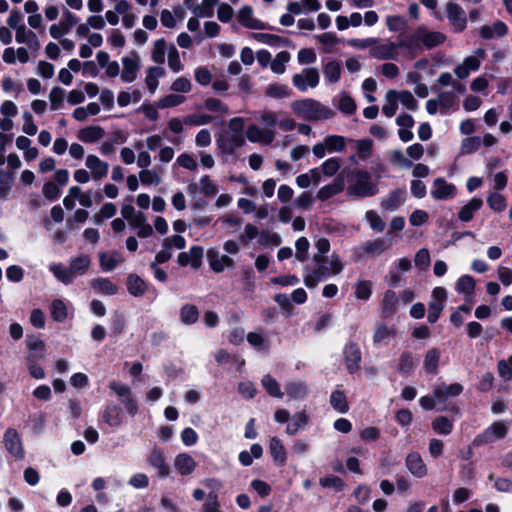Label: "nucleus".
<instances>
[{
    "instance_id": "obj_1",
    "label": "nucleus",
    "mask_w": 512,
    "mask_h": 512,
    "mask_svg": "<svg viewBox=\"0 0 512 512\" xmlns=\"http://www.w3.org/2000/svg\"><path fill=\"white\" fill-rule=\"evenodd\" d=\"M313 264L304 267L303 281L309 289L314 288L318 283L340 274L344 269L341 257L333 252L330 256L314 254Z\"/></svg>"
},
{
    "instance_id": "obj_2",
    "label": "nucleus",
    "mask_w": 512,
    "mask_h": 512,
    "mask_svg": "<svg viewBox=\"0 0 512 512\" xmlns=\"http://www.w3.org/2000/svg\"><path fill=\"white\" fill-rule=\"evenodd\" d=\"M379 185L366 169H353L348 175L346 194L351 199H363L377 195Z\"/></svg>"
},
{
    "instance_id": "obj_3",
    "label": "nucleus",
    "mask_w": 512,
    "mask_h": 512,
    "mask_svg": "<svg viewBox=\"0 0 512 512\" xmlns=\"http://www.w3.org/2000/svg\"><path fill=\"white\" fill-rule=\"evenodd\" d=\"M91 265V258L87 254H80L70 260L69 266L62 263H52L49 265V271L53 276L64 285H69L76 276L84 275Z\"/></svg>"
},
{
    "instance_id": "obj_4",
    "label": "nucleus",
    "mask_w": 512,
    "mask_h": 512,
    "mask_svg": "<svg viewBox=\"0 0 512 512\" xmlns=\"http://www.w3.org/2000/svg\"><path fill=\"white\" fill-rule=\"evenodd\" d=\"M291 108L298 117L308 121L327 120L335 115L329 107L310 98L292 102Z\"/></svg>"
},
{
    "instance_id": "obj_5",
    "label": "nucleus",
    "mask_w": 512,
    "mask_h": 512,
    "mask_svg": "<svg viewBox=\"0 0 512 512\" xmlns=\"http://www.w3.org/2000/svg\"><path fill=\"white\" fill-rule=\"evenodd\" d=\"M508 430L509 423L495 421L473 439L472 445L480 447L501 440L506 437Z\"/></svg>"
},
{
    "instance_id": "obj_6",
    "label": "nucleus",
    "mask_w": 512,
    "mask_h": 512,
    "mask_svg": "<svg viewBox=\"0 0 512 512\" xmlns=\"http://www.w3.org/2000/svg\"><path fill=\"white\" fill-rule=\"evenodd\" d=\"M222 154L233 155L245 144L244 133L222 132L216 140Z\"/></svg>"
},
{
    "instance_id": "obj_7",
    "label": "nucleus",
    "mask_w": 512,
    "mask_h": 512,
    "mask_svg": "<svg viewBox=\"0 0 512 512\" xmlns=\"http://www.w3.org/2000/svg\"><path fill=\"white\" fill-rule=\"evenodd\" d=\"M446 17L452 29L456 33L463 32L467 27V15L465 10L456 2L449 1L445 5Z\"/></svg>"
},
{
    "instance_id": "obj_8",
    "label": "nucleus",
    "mask_w": 512,
    "mask_h": 512,
    "mask_svg": "<svg viewBox=\"0 0 512 512\" xmlns=\"http://www.w3.org/2000/svg\"><path fill=\"white\" fill-rule=\"evenodd\" d=\"M109 388L121 400L128 414L135 416L138 413L137 401L134 399L131 388L128 385L113 380L109 383Z\"/></svg>"
},
{
    "instance_id": "obj_9",
    "label": "nucleus",
    "mask_w": 512,
    "mask_h": 512,
    "mask_svg": "<svg viewBox=\"0 0 512 512\" xmlns=\"http://www.w3.org/2000/svg\"><path fill=\"white\" fill-rule=\"evenodd\" d=\"M399 42L385 40L378 43L370 49V56L378 60H397L399 56Z\"/></svg>"
},
{
    "instance_id": "obj_10",
    "label": "nucleus",
    "mask_w": 512,
    "mask_h": 512,
    "mask_svg": "<svg viewBox=\"0 0 512 512\" xmlns=\"http://www.w3.org/2000/svg\"><path fill=\"white\" fill-rule=\"evenodd\" d=\"M4 447L7 452L16 460H22L25 457V451L19 433L13 429L8 428L3 436Z\"/></svg>"
},
{
    "instance_id": "obj_11",
    "label": "nucleus",
    "mask_w": 512,
    "mask_h": 512,
    "mask_svg": "<svg viewBox=\"0 0 512 512\" xmlns=\"http://www.w3.org/2000/svg\"><path fill=\"white\" fill-rule=\"evenodd\" d=\"M319 72L316 68H305L292 78L293 85L301 92L315 88L319 84Z\"/></svg>"
},
{
    "instance_id": "obj_12",
    "label": "nucleus",
    "mask_w": 512,
    "mask_h": 512,
    "mask_svg": "<svg viewBox=\"0 0 512 512\" xmlns=\"http://www.w3.org/2000/svg\"><path fill=\"white\" fill-rule=\"evenodd\" d=\"M407 193L404 188H397L382 197L380 207L384 212L397 211L406 201Z\"/></svg>"
},
{
    "instance_id": "obj_13",
    "label": "nucleus",
    "mask_w": 512,
    "mask_h": 512,
    "mask_svg": "<svg viewBox=\"0 0 512 512\" xmlns=\"http://www.w3.org/2000/svg\"><path fill=\"white\" fill-rule=\"evenodd\" d=\"M400 49H405L407 55L414 58L422 50V28L418 27L412 34L406 37H400Z\"/></svg>"
},
{
    "instance_id": "obj_14",
    "label": "nucleus",
    "mask_w": 512,
    "mask_h": 512,
    "mask_svg": "<svg viewBox=\"0 0 512 512\" xmlns=\"http://www.w3.org/2000/svg\"><path fill=\"white\" fill-rule=\"evenodd\" d=\"M456 186L448 183L444 178H436L430 191L435 200H450L456 196Z\"/></svg>"
},
{
    "instance_id": "obj_15",
    "label": "nucleus",
    "mask_w": 512,
    "mask_h": 512,
    "mask_svg": "<svg viewBox=\"0 0 512 512\" xmlns=\"http://www.w3.org/2000/svg\"><path fill=\"white\" fill-rule=\"evenodd\" d=\"M123 70L121 73V80L124 83H131L137 78L140 69V59L136 52L122 58Z\"/></svg>"
},
{
    "instance_id": "obj_16",
    "label": "nucleus",
    "mask_w": 512,
    "mask_h": 512,
    "mask_svg": "<svg viewBox=\"0 0 512 512\" xmlns=\"http://www.w3.org/2000/svg\"><path fill=\"white\" fill-rule=\"evenodd\" d=\"M147 461L151 467L157 470V474L160 478H166L170 474L169 465L166 462L165 453L162 449L154 447Z\"/></svg>"
},
{
    "instance_id": "obj_17",
    "label": "nucleus",
    "mask_w": 512,
    "mask_h": 512,
    "mask_svg": "<svg viewBox=\"0 0 512 512\" xmlns=\"http://www.w3.org/2000/svg\"><path fill=\"white\" fill-rule=\"evenodd\" d=\"M102 420L111 428H119L124 419L122 408L114 403L107 404L101 411Z\"/></svg>"
},
{
    "instance_id": "obj_18",
    "label": "nucleus",
    "mask_w": 512,
    "mask_h": 512,
    "mask_svg": "<svg viewBox=\"0 0 512 512\" xmlns=\"http://www.w3.org/2000/svg\"><path fill=\"white\" fill-rule=\"evenodd\" d=\"M345 365L350 374L355 373L360 368L361 351L356 343H349L343 350Z\"/></svg>"
},
{
    "instance_id": "obj_19",
    "label": "nucleus",
    "mask_w": 512,
    "mask_h": 512,
    "mask_svg": "<svg viewBox=\"0 0 512 512\" xmlns=\"http://www.w3.org/2000/svg\"><path fill=\"white\" fill-rule=\"evenodd\" d=\"M85 166L90 170V175L95 181L106 177L109 171V164L93 154L86 157Z\"/></svg>"
},
{
    "instance_id": "obj_20",
    "label": "nucleus",
    "mask_w": 512,
    "mask_h": 512,
    "mask_svg": "<svg viewBox=\"0 0 512 512\" xmlns=\"http://www.w3.org/2000/svg\"><path fill=\"white\" fill-rule=\"evenodd\" d=\"M405 465L408 471L416 478H423L428 474V469L418 452H411L406 456Z\"/></svg>"
},
{
    "instance_id": "obj_21",
    "label": "nucleus",
    "mask_w": 512,
    "mask_h": 512,
    "mask_svg": "<svg viewBox=\"0 0 512 512\" xmlns=\"http://www.w3.org/2000/svg\"><path fill=\"white\" fill-rule=\"evenodd\" d=\"M276 133L260 128L256 124L247 127L246 137L252 143H261L264 145L271 144L275 139Z\"/></svg>"
},
{
    "instance_id": "obj_22",
    "label": "nucleus",
    "mask_w": 512,
    "mask_h": 512,
    "mask_svg": "<svg viewBox=\"0 0 512 512\" xmlns=\"http://www.w3.org/2000/svg\"><path fill=\"white\" fill-rule=\"evenodd\" d=\"M237 20L248 29L264 30L269 28L264 22L253 17V9L250 6H243L239 10Z\"/></svg>"
},
{
    "instance_id": "obj_23",
    "label": "nucleus",
    "mask_w": 512,
    "mask_h": 512,
    "mask_svg": "<svg viewBox=\"0 0 512 512\" xmlns=\"http://www.w3.org/2000/svg\"><path fill=\"white\" fill-rule=\"evenodd\" d=\"M435 397L438 400V403L443 405L446 403L448 398L457 397L463 392V386L460 383H452V384H439L435 388Z\"/></svg>"
},
{
    "instance_id": "obj_24",
    "label": "nucleus",
    "mask_w": 512,
    "mask_h": 512,
    "mask_svg": "<svg viewBox=\"0 0 512 512\" xmlns=\"http://www.w3.org/2000/svg\"><path fill=\"white\" fill-rule=\"evenodd\" d=\"M435 397L438 400V403L443 405L446 403L448 398L457 397L463 392V386L460 383H452V384H439L435 388Z\"/></svg>"
},
{
    "instance_id": "obj_25",
    "label": "nucleus",
    "mask_w": 512,
    "mask_h": 512,
    "mask_svg": "<svg viewBox=\"0 0 512 512\" xmlns=\"http://www.w3.org/2000/svg\"><path fill=\"white\" fill-rule=\"evenodd\" d=\"M210 268L216 272L221 273L226 268L234 267V261L228 255H220L218 251L209 250L207 253Z\"/></svg>"
},
{
    "instance_id": "obj_26",
    "label": "nucleus",
    "mask_w": 512,
    "mask_h": 512,
    "mask_svg": "<svg viewBox=\"0 0 512 512\" xmlns=\"http://www.w3.org/2000/svg\"><path fill=\"white\" fill-rule=\"evenodd\" d=\"M174 467L181 476H188L195 471L197 463L189 453L182 452L176 455Z\"/></svg>"
},
{
    "instance_id": "obj_27",
    "label": "nucleus",
    "mask_w": 512,
    "mask_h": 512,
    "mask_svg": "<svg viewBox=\"0 0 512 512\" xmlns=\"http://www.w3.org/2000/svg\"><path fill=\"white\" fill-rule=\"evenodd\" d=\"M203 257V248L200 246H193L189 252H181L178 255L177 262L180 266L191 265L193 268H198Z\"/></svg>"
},
{
    "instance_id": "obj_28",
    "label": "nucleus",
    "mask_w": 512,
    "mask_h": 512,
    "mask_svg": "<svg viewBox=\"0 0 512 512\" xmlns=\"http://www.w3.org/2000/svg\"><path fill=\"white\" fill-rule=\"evenodd\" d=\"M123 261L124 257L118 251L101 252L99 254L100 267L105 272L113 271Z\"/></svg>"
},
{
    "instance_id": "obj_29",
    "label": "nucleus",
    "mask_w": 512,
    "mask_h": 512,
    "mask_svg": "<svg viewBox=\"0 0 512 512\" xmlns=\"http://www.w3.org/2000/svg\"><path fill=\"white\" fill-rule=\"evenodd\" d=\"M247 342L258 352L268 353L270 349V342L266 338L262 329L249 332L247 334Z\"/></svg>"
},
{
    "instance_id": "obj_30",
    "label": "nucleus",
    "mask_w": 512,
    "mask_h": 512,
    "mask_svg": "<svg viewBox=\"0 0 512 512\" xmlns=\"http://www.w3.org/2000/svg\"><path fill=\"white\" fill-rule=\"evenodd\" d=\"M269 451L273 461L283 466L287 461V453L283 442L276 436L272 437L269 442Z\"/></svg>"
},
{
    "instance_id": "obj_31",
    "label": "nucleus",
    "mask_w": 512,
    "mask_h": 512,
    "mask_svg": "<svg viewBox=\"0 0 512 512\" xmlns=\"http://www.w3.org/2000/svg\"><path fill=\"white\" fill-rule=\"evenodd\" d=\"M422 28V46L427 49H432L443 44L446 40V35L439 31H430L426 27Z\"/></svg>"
},
{
    "instance_id": "obj_32",
    "label": "nucleus",
    "mask_w": 512,
    "mask_h": 512,
    "mask_svg": "<svg viewBox=\"0 0 512 512\" xmlns=\"http://www.w3.org/2000/svg\"><path fill=\"white\" fill-rule=\"evenodd\" d=\"M253 39H255L257 42L272 46V47H289L290 46V40L287 38L280 37L275 34H269V33H253L252 34Z\"/></svg>"
},
{
    "instance_id": "obj_33",
    "label": "nucleus",
    "mask_w": 512,
    "mask_h": 512,
    "mask_svg": "<svg viewBox=\"0 0 512 512\" xmlns=\"http://www.w3.org/2000/svg\"><path fill=\"white\" fill-rule=\"evenodd\" d=\"M344 188V181L340 178H336L332 183L321 187L317 192L316 197L321 201H326L331 197L341 193Z\"/></svg>"
},
{
    "instance_id": "obj_34",
    "label": "nucleus",
    "mask_w": 512,
    "mask_h": 512,
    "mask_svg": "<svg viewBox=\"0 0 512 512\" xmlns=\"http://www.w3.org/2000/svg\"><path fill=\"white\" fill-rule=\"evenodd\" d=\"M105 131L100 126H87L78 132V139L84 143H94L102 139Z\"/></svg>"
},
{
    "instance_id": "obj_35",
    "label": "nucleus",
    "mask_w": 512,
    "mask_h": 512,
    "mask_svg": "<svg viewBox=\"0 0 512 512\" xmlns=\"http://www.w3.org/2000/svg\"><path fill=\"white\" fill-rule=\"evenodd\" d=\"M165 75V69L161 66H151L146 71L145 83L151 94H154L159 85V78Z\"/></svg>"
},
{
    "instance_id": "obj_36",
    "label": "nucleus",
    "mask_w": 512,
    "mask_h": 512,
    "mask_svg": "<svg viewBox=\"0 0 512 512\" xmlns=\"http://www.w3.org/2000/svg\"><path fill=\"white\" fill-rule=\"evenodd\" d=\"M483 206V200L478 197L472 198L458 212V218L462 222H469L473 219L474 213Z\"/></svg>"
},
{
    "instance_id": "obj_37",
    "label": "nucleus",
    "mask_w": 512,
    "mask_h": 512,
    "mask_svg": "<svg viewBox=\"0 0 512 512\" xmlns=\"http://www.w3.org/2000/svg\"><path fill=\"white\" fill-rule=\"evenodd\" d=\"M440 350L437 348L429 349L424 357L423 369L428 374H437L440 362Z\"/></svg>"
},
{
    "instance_id": "obj_38",
    "label": "nucleus",
    "mask_w": 512,
    "mask_h": 512,
    "mask_svg": "<svg viewBox=\"0 0 512 512\" xmlns=\"http://www.w3.org/2000/svg\"><path fill=\"white\" fill-rule=\"evenodd\" d=\"M147 283L136 274H129L127 277V290L134 297H141L147 290Z\"/></svg>"
},
{
    "instance_id": "obj_39",
    "label": "nucleus",
    "mask_w": 512,
    "mask_h": 512,
    "mask_svg": "<svg viewBox=\"0 0 512 512\" xmlns=\"http://www.w3.org/2000/svg\"><path fill=\"white\" fill-rule=\"evenodd\" d=\"M91 287L100 294L115 295L118 292L117 286L108 278L98 277L90 282Z\"/></svg>"
},
{
    "instance_id": "obj_40",
    "label": "nucleus",
    "mask_w": 512,
    "mask_h": 512,
    "mask_svg": "<svg viewBox=\"0 0 512 512\" xmlns=\"http://www.w3.org/2000/svg\"><path fill=\"white\" fill-rule=\"evenodd\" d=\"M399 297L393 290H387L382 298L381 307L385 316H391L396 312Z\"/></svg>"
},
{
    "instance_id": "obj_41",
    "label": "nucleus",
    "mask_w": 512,
    "mask_h": 512,
    "mask_svg": "<svg viewBox=\"0 0 512 512\" xmlns=\"http://www.w3.org/2000/svg\"><path fill=\"white\" fill-rule=\"evenodd\" d=\"M388 248L389 244L381 238L368 240L359 247L364 253L371 255H380Z\"/></svg>"
},
{
    "instance_id": "obj_42",
    "label": "nucleus",
    "mask_w": 512,
    "mask_h": 512,
    "mask_svg": "<svg viewBox=\"0 0 512 512\" xmlns=\"http://www.w3.org/2000/svg\"><path fill=\"white\" fill-rule=\"evenodd\" d=\"M199 315L200 313L198 308L193 304H185L179 311L180 321L184 325L195 324L199 319Z\"/></svg>"
},
{
    "instance_id": "obj_43",
    "label": "nucleus",
    "mask_w": 512,
    "mask_h": 512,
    "mask_svg": "<svg viewBox=\"0 0 512 512\" xmlns=\"http://www.w3.org/2000/svg\"><path fill=\"white\" fill-rule=\"evenodd\" d=\"M285 389L291 399H302L308 394L307 384L303 381L288 382Z\"/></svg>"
},
{
    "instance_id": "obj_44",
    "label": "nucleus",
    "mask_w": 512,
    "mask_h": 512,
    "mask_svg": "<svg viewBox=\"0 0 512 512\" xmlns=\"http://www.w3.org/2000/svg\"><path fill=\"white\" fill-rule=\"evenodd\" d=\"M398 92L395 90H389L385 96V104L382 107L383 114L391 118L396 114L398 109Z\"/></svg>"
},
{
    "instance_id": "obj_45",
    "label": "nucleus",
    "mask_w": 512,
    "mask_h": 512,
    "mask_svg": "<svg viewBox=\"0 0 512 512\" xmlns=\"http://www.w3.org/2000/svg\"><path fill=\"white\" fill-rule=\"evenodd\" d=\"M308 420L309 418L305 411L295 413L291 418V423L286 427V433L288 435H295L308 423Z\"/></svg>"
},
{
    "instance_id": "obj_46",
    "label": "nucleus",
    "mask_w": 512,
    "mask_h": 512,
    "mask_svg": "<svg viewBox=\"0 0 512 512\" xmlns=\"http://www.w3.org/2000/svg\"><path fill=\"white\" fill-rule=\"evenodd\" d=\"M415 361L410 352H403L399 357L398 372L403 376H409L413 373Z\"/></svg>"
},
{
    "instance_id": "obj_47",
    "label": "nucleus",
    "mask_w": 512,
    "mask_h": 512,
    "mask_svg": "<svg viewBox=\"0 0 512 512\" xmlns=\"http://www.w3.org/2000/svg\"><path fill=\"white\" fill-rule=\"evenodd\" d=\"M328 153L342 152L346 148L347 139L341 135H328L324 138Z\"/></svg>"
},
{
    "instance_id": "obj_48",
    "label": "nucleus",
    "mask_w": 512,
    "mask_h": 512,
    "mask_svg": "<svg viewBox=\"0 0 512 512\" xmlns=\"http://www.w3.org/2000/svg\"><path fill=\"white\" fill-rule=\"evenodd\" d=\"M456 291L466 296H472L475 290V280L470 275H462L456 282Z\"/></svg>"
},
{
    "instance_id": "obj_49",
    "label": "nucleus",
    "mask_w": 512,
    "mask_h": 512,
    "mask_svg": "<svg viewBox=\"0 0 512 512\" xmlns=\"http://www.w3.org/2000/svg\"><path fill=\"white\" fill-rule=\"evenodd\" d=\"M261 384L266 392L275 398H282L283 392L281 391L280 384L270 374L264 375L261 379Z\"/></svg>"
},
{
    "instance_id": "obj_50",
    "label": "nucleus",
    "mask_w": 512,
    "mask_h": 512,
    "mask_svg": "<svg viewBox=\"0 0 512 512\" xmlns=\"http://www.w3.org/2000/svg\"><path fill=\"white\" fill-rule=\"evenodd\" d=\"M434 432L440 435H449L453 431V421L445 416L436 417L431 423Z\"/></svg>"
},
{
    "instance_id": "obj_51",
    "label": "nucleus",
    "mask_w": 512,
    "mask_h": 512,
    "mask_svg": "<svg viewBox=\"0 0 512 512\" xmlns=\"http://www.w3.org/2000/svg\"><path fill=\"white\" fill-rule=\"evenodd\" d=\"M355 149L358 159L365 161L372 156L373 141L369 138L357 140L355 142Z\"/></svg>"
},
{
    "instance_id": "obj_52",
    "label": "nucleus",
    "mask_w": 512,
    "mask_h": 512,
    "mask_svg": "<svg viewBox=\"0 0 512 512\" xmlns=\"http://www.w3.org/2000/svg\"><path fill=\"white\" fill-rule=\"evenodd\" d=\"M323 74L325 80L329 83H336L339 81L341 76L340 63L333 60L329 61L323 68Z\"/></svg>"
},
{
    "instance_id": "obj_53",
    "label": "nucleus",
    "mask_w": 512,
    "mask_h": 512,
    "mask_svg": "<svg viewBox=\"0 0 512 512\" xmlns=\"http://www.w3.org/2000/svg\"><path fill=\"white\" fill-rule=\"evenodd\" d=\"M290 53L287 51L279 52L270 63V68L275 74H283L286 70V64L290 60Z\"/></svg>"
},
{
    "instance_id": "obj_54",
    "label": "nucleus",
    "mask_w": 512,
    "mask_h": 512,
    "mask_svg": "<svg viewBox=\"0 0 512 512\" xmlns=\"http://www.w3.org/2000/svg\"><path fill=\"white\" fill-rule=\"evenodd\" d=\"M167 50V44L164 38L157 39L154 42L153 49L151 52V59L153 62L160 66L165 62V53Z\"/></svg>"
},
{
    "instance_id": "obj_55",
    "label": "nucleus",
    "mask_w": 512,
    "mask_h": 512,
    "mask_svg": "<svg viewBox=\"0 0 512 512\" xmlns=\"http://www.w3.org/2000/svg\"><path fill=\"white\" fill-rule=\"evenodd\" d=\"M13 182V174L0 170V199L3 201L8 199V195L12 189Z\"/></svg>"
},
{
    "instance_id": "obj_56",
    "label": "nucleus",
    "mask_w": 512,
    "mask_h": 512,
    "mask_svg": "<svg viewBox=\"0 0 512 512\" xmlns=\"http://www.w3.org/2000/svg\"><path fill=\"white\" fill-rule=\"evenodd\" d=\"M331 406L339 413H346L349 409L346 396L344 392L335 390L330 396Z\"/></svg>"
},
{
    "instance_id": "obj_57",
    "label": "nucleus",
    "mask_w": 512,
    "mask_h": 512,
    "mask_svg": "<svg viewBox=\"0 0 512 512\" xmlns=\"http://www.w3.org/2000/svg\"><path fill=\"white\" fill-rule=\"evenodd\" d=\"M243 289L248 292H253L255 289V273L250 266H243L240 271Z\"/></svg>"
},
{
    "instance_id": "obj_58",
    "label": "nucleus",
    "mask_w": 512,
    "mask_h": 512,
    "mask_svg": "<svg viewBox=\"0 0 512 512\" xmlns=\"http://www.w3.org/2000/svg\"><path fill=\"white\" fill-rule=\"evenodd\" d=\"M51 316L57 322H63L67 318V308L60 299H55L51 303Z\"/></svg>"
},
{
    "instance_id": "obj_59",
    "label": "nucleus",
    "mask_w": 512,
    "mask_h": 512,
    "mask_svg": "<svg viewBox=\"0 0 512 512\" xmlns=\"http://www.w3.org/2000/svg\"><path fill=\"white\" fill-rule=\"evenodd\" d=\"M258 121L264 126L263 129L268 130L271 133H276L275 127L277 126L278 120L275 112H262L258 118Z\"/></svg>"
},
{
    "instance_id": "obj_60",
    "label": "nucleus",
    "mask_w": 512,
    "mask_h": 512,
    "mask_svg": "<svg viewBox=\"0 0 512 512\" xmlns=\"http://www.w3.org/2000/svg\"><path fill=\"white\" fill-rule=\"evenodd\" d=\"M394 335V328L388 327L383 323H378L375 327V332L373 335L374 344H379L389 337Z\"/></svg>"
},
{
    "instance_id": "obj_61",
    "label": "nucleus",
    "mask_w": 512,
    "mask_h": 512,
    "mask_svg": "<svg viewBox=\"0 0 512 512\" xmlns=\"http://www.w3.org/2000/svg\"><path fill=\"white\" fill-rule=\"evenodd\" d=\"M487 203L495 212H502L507 206L505 197L497 192H493L487 197Z\"/></svg>"
},
{
    "instance_id": "obj_62",
    "label": "nucleus",
    "mask_w": 512,
    "mask_h": 512,
    "mask_svg": "<svg viewBox=\"0 0 512 512\" xmlns=\"http://www.w3.org/2000/svg\"><path fill=\"white\" fill-rule=\"evenodd\" d=\"M168 66L175 73L183 70L178 50L173 44L168 48Z\"/></svg>"
},
{
    "instance_id": "obj_63",
    "label": "nucleus",
    "mask_w": 512,
    "mask_h": 512,
    "mask_svg": "<svg viewBox=\"0 0 512 512\" xmlns=\"http://www.w3.org/2000/svg\"><path fill=\"white\" fill-rule=\"evenodd\" d=\"M365 219L369 223L370 228L376 232H382L385 229V222L374 210H368L365 213Z\"/></svg>"
},
{
    "instance_id": "obj_64",
    "label": "nucleus",
    "mask_w": 512,
    "mask_h": 512,
    "mask_svg": "<svg viewBox=\"0 0 512 512\" xmlns=\"http://www.w3.org/2000/svg\"><path fill=\"white\" fill-rule=\"evenodd\" d=\"M139 179L143 185H159L161 183V177L155 169L149 170L144 169L139 173Z\"/></svg>"
}]
</instances>
